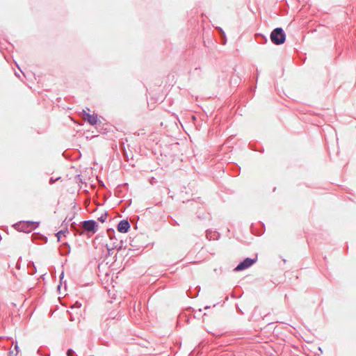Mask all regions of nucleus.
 Listing matches in <instances>:
<instances>
[{"mask_svg":"<svg viewBox=\"0 0 356 356\" xmlns=\"http://www.w3.org/2000/svg\"><path fill=\"white\" fill-rule=\"evenodd\" d=\"M270 39L275 44H280L285 41V34L281 28H276L270 34Z\"/></svg>","mask_w":356,"mask_h":356,"instance_id":"nucleus-1","label":"nucleus"},{"mask_svg":"<svg viewBox=\"0 0 356 356\" xmlns=\"http://www.w3.org/2000/svg\"><path fill=\"white\" fill-rule=\"evenodd\" d=\"M256 260L252 259L250 258H246L243 261L240 263L236 268L235 270L236 271H241L249 267H250L252 265H253L255 263Z\"/></svg>","mask_w":356,"mask_h":356,"instance_id":"nucleus-2","label":"nucleus"},{"mask_svg":"<svg viewBox=\"0 0 356 356\" xmlns=\"http://www.w3.org/2000/svg\"><path fill=\"white\" fill-rule=\"evenodd\" d=\"M83 119L91 125L97 124L98 122V118L96 114H90L86 111L83 112Z\"/></svg>","mask_w":356,"mask_h":356,"instance_id":"nucleus-3","label":"nucleus"},{"mask_svg":"<svg viewBox=\"0 0 356 356\" xmlns=\"http://www.w3.org/2000/svg\"><path fill=\"white\" fill-rule=\"evenodd\" d=\"M97 223L93 220L84 221L83 223V227L85 230L88 232L95 231Z\"/></svg>","mask_w":356,"mask_h":356,"instance_id":"nucleus-4","label":"nucleus"},{"mask_svg":"<svg viewBox=\"0 0 356 356\" xmlns=\"http://www.w3.org/2000/svg\"><path fill=\"white\" fill-rule=\"evenodd\" d=\"M130 227L127 220H122L118 225V230L121 233H127Z\"/></svg>","mask_w":356,"mask_h":356,"instance_id":"nucleus-5","label":"nucleus"},{"mask_svg":"<svg viewBox=\"0 0 356 356\" xmlns=\"http://www.w3.org/2000/svg\"><path fill=\"white\" fill-rule=\"evenodd\" d=\"M107 218L106 213H102L99 218L98 220L101 221L102 222H104L106 221V219Z\"/></svg>","mask_w":356,"mask_h":356,"instance_id":"nucleus-6","label":"nucleus"},{"mask_svg":"<svg viewBox=\"0 0 356 356\" xmlns=\"http://www.w3.org/2000/svg\"><path fill=\"white\" fill-rule=\"evenodd\" d=\"M74 352L72 349H69L67 352V356H72Z\"/></svg>","mask_w":356,"mask_h":356,"instance_id":"nucleus-7","label":"nucleus"},{"mask_svg":"<svg viewBox=\"0 0 356 356\" xmlns=\"http://www.w3.org/2000/svg\"><path fill=\"white\" fill-rule=\"evenodd\" d=\"M31 229L35 228L38 226V223H36V222H31Z\"/></svg>","mask_w":356,"mask_h":356,"instance_id":"nucleus-8","label":"nucleus"},{"mask_svg":"<svg viewBox=\"0 0 356 356\" xmlns=\"http://www.w3.org/2000/svg\"><path fill=\"white\" fill-rule=\"evenodd\" d=\"M60 234H61V232H58L57 236L58 238H59V236H60Z\"/></svg>","mask_w":356,"mask_h":356,"instance_id":"nucleus-9","label":"nucleus"},{"mask_svg":"<svg viewBox=\"0 0 356 356\" xmlns=\"http://www.w3.org/2000/svg\"><path fill=\"white\" fill-rule=\"evenodd\" d=\"M60 234H61V232H58L57 236L58 238H59V236H60Z\"/></svg>","mask_w":356,"mask_h":356,"instance_id":"nucleus-10","label":"nucleus"}]
</instances>
